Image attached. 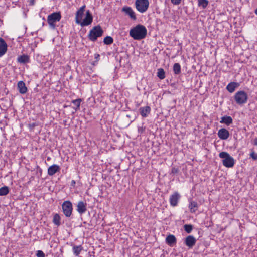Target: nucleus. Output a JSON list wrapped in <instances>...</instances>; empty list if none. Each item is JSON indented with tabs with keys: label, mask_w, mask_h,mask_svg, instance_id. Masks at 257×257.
Returning a JSON list of instances; mask_svg holds the SVG:
<instances>
[{
	"label": "nucleus",
	"mask_w": 257,
	"mask_h": 257,
	"mask_svg": "<svg viewBox=\"0 0 257 257\" xmlns=\"http://www.w3.org/2000/svg\"><path fill=\"white\" fill-rule=\"evenodd\" d=\"M147 33V29L144 26L138 25L131 29L130 35L135 40H141L145 38Z\"/></svg>",
	"instance_id": "obj_1"
},
{
	"label": "nucleus",
	"mask_w": 257,
	"mask_h": 257,
	"mask_svg": "<svg viewBox=\"0 0 257 257\" xmlns=\"http://www.w3.org/2000/svg\"><path fill=\"white\" fill-rule=\"evenodd\" d=\"M61 15L60 12H54L49 15L47 17V22L49 27L52 30H55L56 28V23L60 21Z\"/></svg>",
	"instance_id": "obj_2"
},
{
	"label": "nucleus",
	"mask_w": 257,
	"mask_h": 257,
	"mask_svg": "<svg viewBox=\"0 0 257 257\" xmlns=\"http://www.w3.org/2000/svg\"><path fill=\"white\" fill-rule=\"evenodd\" d=\"M103 33V31L99 25L94 26L91 29L88 35V39L93 42H95L98 37H101Z\"/></svg>",
	"instance_id": "obj_3"
},
{
	"label": "nucleus",
	"mask_w": 257,
	"mask_h": 257,
	"mask_svg": "<svg viewBox=\"0 0 257 257\" xmlns=\"http://www.w3.org/2000/svg\"><path fill=\"white\" fill-rule=\"evenodd\" d=\"M219 156L220 158L223 159V165L227 168L232 167L235 163L234 159L227 152H222L219 153Z\"/></svg>",
	"instance_id": "obj_4"
},
{
	"label": "nucleus",
	"mask_w": 257,
	"mask_h": 257,
	"mask_svg": "<svg viewBox=\"0 0 257 257\" xmlns=\"http://www.w3.org/2000/svg\"><path fill=\"white\" fill-rule=\"evenodd\" d=\"M248 96L244 91H238L234 95V100L236 103L239 105H242L247 101Z\"/></svg>",
	"instance_id": "obj_5"
},
{
	"label": "nucleus",
	"mask_w": 257,
	"mask_h": 257,
	"mask_svg": "<svg viewBox=\"0 0 257 257\" xmlns=\"http://www.w3.org/2000/svg\"><path fill=\"white\" fill-rule=\"evenodd\" d=\"M135 5L138 11L144 13L149 8V2L148 0H136Z\"/></svg>",
	"instance_id": "obj_6"
},
{
	"label": "nucleus",
	"mask_w": 257,
	"mask_h": 257,
	"mask_svg": "<svg viewBox=\"0 0 257 257\" xmlns=\"http://www.w3.org/2000/svg\"><path fill=\"white\" fill-rule=\"evenodd\" d=\"M62 209L66 217L71 216L73 211V205L70 201H65L62 204Z\"/></svg>",
	"instance_id": "obj_7"
},
{
	"label": "nucleus",
	"mask_w": 257,
	"mask_h": 257,
	"mask_svg": "<svg viewBox=\"0 0 257 257\" xmlns=\"http://www.w3.org/2000/svg\"><path fill=\"white\" fill-rule=\"evenodd\" d=\"M93 21V17L89 11L88 10L86 13V16L85 18L80 21L81 23H79L78 24L80 25L81 26L84 27L86 26H88L92 23Z\"/></svg>",
	"instance_id": "obj_8"
},
{
	"label": "nucleus",
	"mask_w": 257,
	"mask_h": 257,
	"mask_svg": "<svg viewBox=\"0 0 257 257\" xmlns=\"http://www.w3.org/2000/svg\"><path fill=\"white\" fill-rule=\"evenodd\" d=\"M181 196L178 192L173 193L169 198V202L170 205L172 207H175L177 205Z\"/></svg>",
	"instance_id": "obj_9"
},
{
	"label": "nucleus",
	"mask_w": 257,
	"mask_h": 257,
	"mask_svg": "<svg viewBox=\"0 0 257 257\" xmlns=\"http://www.w3.org/2000/svg\"><path fill=\"white\" fill-rule=\"evenodd\" d=\"M85 7V5H83L77 11L75 16V22L76 24H78L79 23H81L80 21L82 20Z\"/></svg>",
	"instance_id": "obj_10"
},
{
	"label": "nucleus",
	"mask_w": 257,
	"mask_h": 257,
	"mask_svg": "<svg viewBox=\"0 0 257 257\" xmlns=\"http://www.w3.org/2000/svg\"><path fill=\"white\" fill-rule=\"evenodd\" d=\"M196 239L192 235L187 236L184 240V244L189 248H192L196 244Z\"/></svg>",
	"instance_id": "obj_11"
},
{
	"label": "nucleus",
	"mask_w": 257,
	"mask_h": 257,
	"mask_svg": "<svg viewBox=\"0 0 257 257\" xmlns=\"http://www.w3.org/2000/svg\"><path fill=\"white\" fill-rule=\"evenodd\" d=\"M122 11L124 12L125 14L128 15L132 20H136L137 17L135 13L131 7L128 6L124 7L122 9Z\"/></svg>",
	"instance_id": "obj_12"
},
{
	"label": "nucleus",
	"mask_w": 257,
	"mask_h": 257,
	"mask_svg": "<svg viewBox=\"0 0 257 257\" xmlns=\"http://www.w3.org/2000/svg\"><path fill=\"white\" fill-rule=\"evenodd\" d=\"M218 136L221 140H227L229 137V131L225 128H222L219 130L218 132Z\"/></svg>",
	"instance_id": "obj_13"
},
{
	"label": "nucleus",
	"mask_w": 257,
	"mask_h": 257,
	"mask_svg": "<svg viewBox=\"0 0 257 257\" xmlns=\"http://www.w3.org/2000/svg\"><path fill=\"white\" fill-rule=\"evenodd\" d=\"M87 210V204L86 203L80 201H79L77 205V212L82 214L86 212Z\"/></svg>",
	"instance_id": "obj_14"
},
{
	"label": "nucleus",
	"mask_w": 257,
	"mask_h": 257,
	"mask_svg": "<svg viewBox=\"0 0 257 257\" xmlns=\"http://www.w3.org/2000/svg\"><path fill=\"white\" fill-rule=\"evenodd\" d=\"M151 107L149 106L141 107L139 108L140 115L144 118L147 117L151 112Z\"/></svg>",
	"instance_id": "obj_15"
},
{
	"label": "nucleus",
	"mask_w": 257,
	"mask_h": 257,
	"mask_svg": "<svg viewBox=\"0 0 257 257\" xmlns=\"http://www.w3.org/2000/svg\"><path fill=\"white\" fill-rule=\"evenodd\" d=\"M7 44L5 41L0 37V57H2L7 51Z\"/></svg>",
	"instance_id": "obj_16"
},
{
	"label": "nucleus",
	"mask_w": 257,
	"mask_h": 257,
	"mask_svg": "<svg viewBox=\"0 0 257 257\" xmlns=\"http://www.w3.org/2000/svg\"><path fill=\"white\" fill-rule=\"evenodd\" d=\"M60 167L59 166L56 164H54L50 166L48 169V174L49 176H53L56 173L59 171Z\"/></svg>",
	"instance_id": "obj_17"
},
{
	"label": "nucleus",
	"mask_w": 257,
	"mask_h": 257,
	"mask_svg": "<svg viewBox=\"0 0 257 257\" xmlns=\"http://www.w3.org/2000/svg\"><path fill=\"white\" fill-rule=\"evenodd\" d=\"M239 86V83L235 82H230L226 86V89L230 93L233 92Z\"/></svg>",
	"instance_id": "obj_18"
},
{
	"label": "nucleus",
	"mask_w": 257,
	"mask_h": 257,
	"mask_svg": "<svg viewBox=\"0 0 257 257\" xmlns=\"http://www.w3.org/2000/svg\"><path fill=\"white\" fill-rule=\"evenodd\" d=\"M177 242L176 238L174 235L169 234L166 238V243L170 246H172L173 244H176Z\"/></svg>",
	"instance_id": "obj_19"
},
{
	"label": "nucleus",
	"mask_w": 257,
	"mask_h": 257,
	"mask_svg": "<svg viewBox=\"0 0 257 257\" xmlns=\"http://www.w3.org/2000/svg\"><path fill=\"white\" fill-rule=\"evenodd\" d=\"M18 88L21 94H25L27 92V88L25 83L23 81L18 82L17 84Z\"/></svg>",
	"instance_id": "obj_20"
},
{
	"label": "nucleus",
	"mask_w": 257,
	"mask_h": 257,
	"mask_svg": "<svg viewBox=\"0 0 257 257\" xmlns=\"http://www.w3.org/2000/svg\"><path fill=\"white\" fill-rule=\"evenodd\" d=\"M233 119L231 116H224L221 117V120L220 122L221 123H224L227 125H229L231 123H232Z\"/></svg>",
	"instance_id": "obj_21"
},
{
	"label": "nucleus",
	"mask_w": 257,
	"mask_h": 257,
	"mask_svg": "<svg viewBox=\"0 0 257 257\" xmlns=\"http://www.w3.org/2000/svg\"><path fill=\"white\" fill-rule=\"evenodd\" d=\"M188 207L191 212L195 213L198 209V204L196 201H191L189 203Z\"/></svg>",
	"instance_id": "obj_22"
},
{
	"label": "nucleus",
	"mask_w": 257,
	"mask_h": 257,
	"mask_svg": "<svg viewBox=\"0 0 257 257\" xmlns=\"http://www.w3.org/2000/svg\"><path fill=\"white\" fill-rule=\"evenodd\" d=\"M17 61L20 63H26L29 62V57L27 55L20 56L17 58Z\"/></svg>",
	"instance_id": "obj_23"
},
{
	"label": "nucleus",
	"mask_w": 257,
	"mask_h": 257,
	"mask_svg": "<svg viewBox=\"0 0 257 257\" xmlns=\"http://www.w3.org/2000/svg\"><path fill=\"white\" fill-rule=\"evenodd\" d=\"M53 223L56 226H59L61 225V217L60 216L56 213L54 215L53 218Z\"/></svg>",
	"instance_id": "obj_24"
},
{
	"label": "nucleus",
	"mask_w": 257,
	"mask_h": 257,
	"mask_svg": "<svg viewBox=\"0 0 257 257\" xmlns=\"http://www.w3.org/2000/svg\"><path fill=\"white\" fill-rule=\"evenodd\" d=\"M72 250L75 256H78L80 254L81 251L83 250V247L81 245H74L73 246Z\"/></svg>",
	"instance_id": "obj_25"
},
{
	"label": "nucleus",
	"mask_w": 257,
	"mask_h": 257,
	"mask_svg": "<svg viewBox=\"0 0 257 257\" xmlns=\"http://www.w3.org/2000/svg\"><path fill=\"white\" fill-rule=\"evenodd\" d=\"M81 102L82 99L80 98L75 99L72 101V103L75 106V107H73L75 112L79 110Z\"/></svg>",
	"instance_id": "obj_26"
},
{
	"label": "nucleus",
	"mask_w": 257,
	"mask_h": 257,
	"mask_svg": "<svg viewBox=\"0 0 257 257\" xmlns=\"http://www.w3.org/2000/svg\"><path fill=\"white\" fill-rule=\"evenodd\" d=\"M197 1L198 7H201L202 9H205L209 4L207 0H197Z\"/></svg>",
	"instance_id": "obj_27"
},
{
	"label": "nucleus",
	"mask_w": 257,
	"mask_h": 257,
	"mask_svg": "<svg viewBox=\"0 0 257 257\" xmlns=\"http://www.w3.org/2000/svg\"><path fill=\"white\" fill-rule=\"evenodd\" d=\"M173 69L174 74H180L181 73V66L180 64L178 63H175L173 65Z\"/></svg>",
	"instance_id": "obj_28"
},
{
	"label": "nucleus",
	"mask_w": 257,
	"mask_h": 257,
	"mask_svg": "<svg viewBox=\"0 0 257 257\" xmlns=\"http://www.w3.org/2000/svg\"><path fill=\"white\" fill-rule=\"evenodd\" d=\"M9 190L7 186H4L0 188V196H5L9 193Z\"/></svg>",
	"instance_id": "obj_29"
},
{
	"label": "nucleus",
	"mask_w": 257,
	"mask_h": 257,
	"mask_svg": "<svg viewBox=\"0 0 257 257\" xmlns=\"http://www.w3.org/2000/svg\"><path fill=\"white\" fill-rule=\"evenodd\" d=\"M157 76L160 79H163L165 77V72L163 69L160 68L158 70L157 72Z\"/></svg>",
	"instance_id": "obj_30"
},
{
	"label": "nucleus",
	"mask_w": 257,
	"mask_h": 257,
	"mask_svg": "<svg viewBox=\"0 0 257 257\" xmlns=\"http://www.w3.org/2000/svg\"><path fill=\"white\" fill-rule=\"evenodd\" d=\"M105 44L110 45L113 42V39L110 36H106L103 40Z\"/></svg>",
	"instance_id": "obj_31"
},
{
	"label": "nucleus",
	"mask_w": 257,
	"mask_h": 257,
	"mask_svg": "<svg viewBox=\"0 0 257 257\" xmlns=\"http://www.w3.org/2000/svg\"><path fill=\"white\" fill-rule=\"evenodd\" d=\"M184 230L188 233L191 232L193 229V225L191 224H185L184 225Z\"/></svg>",
	"instance_id": "obj_32"
},
{
	"label": "nucleus",
	"mask_w": 257,
	"mask_h": 257,
	"mask_svg": "<svg viewBox=\"0 0 257 257\" xmlns=\"http://www.w3.org/2000/svg\"><path fill=\"white\" fill-rule=\"evenodd\" d=\"M36 255L37 257H45V253L42 250H38Z\"/></svg>",
	"instance_id": "obj_33"
},
{
	"label": "nucleus",
	"mask_w": 257,
	"mask_h": 257,
	"mask_svg": "<svg viewBox=\"0 0 257 257\" xmlns=\"http://www.w3.org/2000/svg\"><path fill=\"white\" fill-rule=\"evenodd\" d=\"M250 157L254 160H257V154L254 151L250 154Z\"/></svg>",
	"instance_id": "obj_34"
},
{
	"label": "nucleus",
	"mask_w": 257,
	"mask_h": 257,
	"mask_svg": "<svg viewBox=\"0 0 257 257\" xmlns=\"http://www.w3.org/2000/svg\"><path fill=\"white\" fill-rule=\"evenodd\" d=\"M179 172V169L175 167H173L171 169V173L176 174H177Z\"/></svg>",
	"instance_id": "obj_35"
},
{
	"label": "nucleus",
	"mask_w": 257,
	"mask_h": 257,
	"mask_svg": "<svg viewBox=\"0 0 257 257\" xmlns=\"http://www.w3.org/2000/svg\"><path fill=\"white\" fill-rule=\"evenodd\" d=\"M182 0H171V3L175 5H178L180 4Z\"/></svg>",
	"instance_id": "obj_36"
},
{
	"label": "nucleus",
	"mask_w": 257,
	"mask_h": 257,
	"mask_svg": "<svg viewBox=\"0 0 257 257\" xmlns=\"http://www.w3.org/2000/svg\"><path fill=\"white\" fill-rule=\"evenodd\" d=\"M37 124L35 123H32L29 124V127L31 129H33L35 126H36Z\"/></svg>",
	"instance_id": "obj_37"
},
{
	"label": "nucleus",
	"mask_w": 257,
	"mask_h": 257,
	"mask_svg": "<svg viewBox=\"0 0 257 257\" xmlns=\"http://www.w3.org/2000/svg\"><path fill=\"white\" fill-rule=\"evenodd\" d=\"M254 144L257 146V137L254 139Z\"/></svg>",
	"instance_id": "obj_38"
},
{
	"label": "nucleus",
	"mask_w": 257,
	"mask_h": 257,
	"mask_svg": "<svg viewBox=\"0 0 257 257\" xmlns=\"http://www.w3.org/2000/svg\"><path fill=\"white\" fill-rule=\"evenodd\" d=\"M255 14L257 15V9H256L254 11Z\"/></svg>",
	"instance_id": "obj_39"
},
{
	"label": "nucleus",
	"mask_w": 257,
	"mask_h": 257,
	"mask_svg": "<svg viewBox=\"0 0 257 257\" xmlns=\"http://www.w3.org/2000/svg\"><path fill=\"white\" fill-rule=\"evenodd\" d=\"M72 183L75 184V181L74 180H72Z\"/></svg>",
	"instance_id": "obj_40"
}]
</instances>
